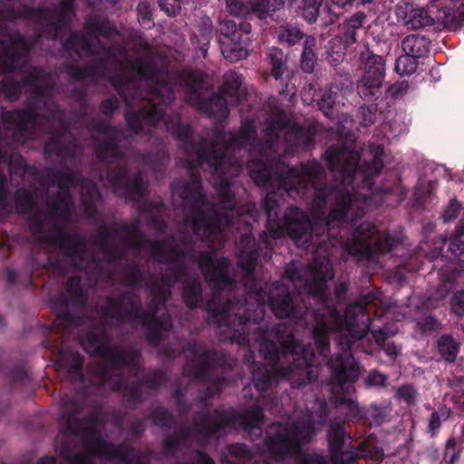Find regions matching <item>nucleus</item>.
Returning <instances> with one entry per match:
<instances>
[{
    "label": "nucleus",
    "instance_id": "obj_1",
    "mask_svg": "<svg viewBox=\"0 0 464 464\" xmlns=\"http://www.w3.org/2000/svg\"><path fill=\"white\" fill-rule=\"evenodd\" d=\"M372 162L360 164L361 155L354 146L332 145L324 152L332 171H338L340 185L330 187L325 182V170L317 162L300 163L291 167L280 161L255 158L247 162L249 176L254 183L271 190L262 202V209L272 227L274 238L287 235L296 246H305L312 240L313 222L306 212L298 207L287 208L279 218V205L274 190L285 193L296 200L304 199L313 190V206L322 214L324 229L328 233L346 220L353 201L366 202L377 192V148L370 145Z\"/></svg>",
    "mask_w": 464,
    "mask_h": 464
},
{
    "label": "nucleus",
    "instance_id": "obj_2",
    "mask_svg": "<svg viewBox=\"0 0 464 464\" xmlns=\"http://www.w3.org/2000/svg\"><path fill=\"white\" fill-rule=\"evenodd\" d=\"M166 130L187 156L184 164L189 179L178 181L172 189L187 207L184 220L195 236L208 242L231 231L237 222L245 221V216L258 220L256 204H237L230 180L241 169L237 150L246 148L256 138L252 121H243L238 132L227 139L224 131L217 130L211 140L200 137L195 141L191 125L183 122L180 114L166 121Z\"/></svg>",
    "mask_w": 464,
    "mask_h": 464
},
{
    "label": "nucleus",
    "instance_id": "obj_3",
    "mask_svg": "<svg viewBox=\"0 0 464 464\" xmlns=\"http://www.w3.org/2000/svg\"><path fill=\"white\" fill-rule=\"evenodd\" d=\"M266 228L259 234L258 243L252 233L242 234L239 239L238 264L246 273L248 293L256 295V304L253 308L246 306V301L242 297L230 296L225 304L218 297L225 291L232 292L237 285V281L229 274L230 261L227 257L217 256L213 251H202L197 260L201 275L214 294L205 307L208 323L218 325L224 339L238 345L249 343L250 324H259L265 318V305L259 303L263 283L256 277L255 270L261 254L266 260L272 256L271 238H275L267 218Z\"/></svg>",
    "mask_w": 464,
    "mask_h": 464
},
{
    "label": "nucleus",
    "instance_id": "obj_4",
    "mask_svg": "<svg viewBox=\"0 0 464 464\" xmlns=\"http://www.w3.org/2000/svg\"><path fill=\"white\" fill-rule=\"evenodd\" d=\"M310 278L305 286L308 295L321 307L307 305L297 293L288 286L276 284L269 292L268 304L273 314L279 318H291L308 326L313 319V339L317 353L326 358L330 352L331 331H346L353 340L362 339L370 331L371 316L367 304L355 302L346 306L343 314L332 304L327 282L334 276L329 259L315 257L309 266Z\"/></svg>",
    "mask_w": 464,
    "mask_h": 464
},
{
    "label": "nucleus",
    "instance_id": "obj_5",
    "mask_svg": "<svg viewBox=\"0 0 464 464\" xmlns=\"http://www.w3.org/2000/svg\"><path fill=\"white\" fill-rule=\"evenodd\" d=\"M88 129L97 133L92 137V151L96 159L105 164L106 178L114 194L139 202L146 194L147 182L140 170L130 178L125 162L127 153L120 145L123 138L121 130L105 120H92Z\"/></svg>",
    "mask_w": 464,
    "mask_h": 464
},
{
    "label": "nucleus",
    "instance_id": "obj_6",
    "mask_svg": "<svg viewBox=\"0 0 464 464\" xmlns=\"http://www.w3.org/2000/svg\"><path fill=\"white\" fill-rule=\"evenodd\" d=\"M275 338L276 341L264 339L259 343L260 354L272 364L255 362V355L251 351L245 355V361L251 370V382L258 392L267 391L274 379H290L295 368L308 365L310 362L305 355L300 356L304 350L295 337L291 326L276 325Z\"/></svg>",
    "mask_w": 464,
    "mask_h": 464
},
{
    "label": "nucleus",
    "instance_id": "obj_7",
    "mask_svg": "<svg viewBox=\"0 0 464 464\" xmlns=\"http://www.w3.org/2000/svg\"><path fill=\"white\" fill-rule=\"evenodd\" d=\"M167 301L150 298L148 310L142 307L140 297L132 290H123L116 296H107L101 307L103 324L114 320L121 324L140 325L150 346L157 347L172 329L173 323L166 309Z\"/></svg>",
    "mask_w": 464,
    "mask_h": 464
},
{
    "label": "nucleus",
    "instance_id": "obj_8",
    "mask_svg": "<svg viewBox=\"0 0 464 464\" xmlns=\"http://www.w3.org/2000/svg\"><path fill=\"white\" fill-rule=\"evenodd\" d=\"M131 72L149 83L147 98L138 110L128 109L125 121L128 128L135 134L145 131L146 128H155L160 121H164L177 113L167 114V107L175 100L173 85L156 65L140 58L127 59Z\"/></svg>",
    "mask_w": 464,
    "mask_h": 464
},
{
    "label": "nucleus",
    "instance_id": "obj_9",
    "mask_svg": "<svg viewBox=\"0 0 464 464\" xmlns=\"http://www.w3.org/2000/svg\"><path fill=\"white\" fill-rule=\"evenodd\" d=\"M21 0H0V72L9 73L21 71L28 62L30 44L15 29L18 18L35 13L33 6L15 5Z\"/></svg>",
    "mask_w": 464,
    "mask_h": 464
},
{
    "label": "nucleus",
    "instance_id": "obj_10",
    "mask_svg": "<svg viewBox=\"0 0 464 464\" xmlns=\"http://www.w3.org/2000/svg\"><path fill=\"white\" fill-rule=\"evenodd\" d=\"M122 235H124L122 243L128 249L140 253L146 247H150L154 256H164L165 254V241H157L146 237L140 230L139 218H134L130 222H123L119 226L113 225L111 227L102 222L99 226L93 239L108 264L113 265L126 259L125 251L111 242L112 238Z\"/></svg>",
    "mask_w": 464,
    "mask_h": 464
},
{
    "label": "nucleus",
    "instance_id": "obj_11",
    "mask_svg": "<svg viewBox=\"0 0 464 464\" xmlns=\"http://www.w3.org/2000/svg\"><path fill=\"white\" fill-rule=\"evenodd\" d=\"M185 350L194 357L193 378L208 383L198 397L200 402L207 404L211 398L221 392L227 381L224 375H215L214 370L227 371L232 367L233 360L223 351L209 349L203 343L197 341L187 343Z\"/></svg>",
    "mask_w": 464,
    "mask_h": 464
},
{
    "label": "nucleus",
    "instance_id": "obj_12",
    "mask_svg": "<svg viewBox=\"0 0 464 464\" xmlns=\"http://www.w3.org/2000/svg\"><path fill=\"white\" fill-rule=\"evenodd\" d=\"M388 118V115L379 112V121H382L379 126V141L386 140L390 143L401 134V126L397 121ZM401 161L399 156L387 154L384 143L379 142V177L387 171L392 179L391 186H379V208L382 206L396 208L405 198L407 191L401 186L398 173Z\"/></svg>",
    "mask_w": 464,
    "mask_h": 464
},
{
    "label": "nucleus",
    "instance_id": "obj_13",
    "mask_svg": "<svg viewBox=\"0 0 464 464\" xmlns=\"http://www.w3.org/2000/svg\"><path fill=\"white\" fill-rule=\"evenodd\" d=\"M81 343L87 353L103 359L111 370L129 368L135 374L140 370V351L134 348L123 350L113 344L104 327L88 331L82 336Z\"/></svg>",
    "mask_w": 464,
    "mask_h": 464
},
{
    "label": "nucleus",
    "instance_id": "obj_14",
    "mask_svg": "<svg viewBox=\"0 0 464 464\" xmlns=\"http://www.w3.org/2000/svg\"><path fill=\"white\" fill-rule=\"evenodd\" d=\"M328 366L332 371V379L343 392L337 397L340 405L346 406L348 409L347 416L350 420L361 419V411L358 404L348 395L354 391L353 383L360 375L359 366L351 353V342L339 343V352L334 353V357L328 362Z\"/></svg>",
    "mask_w": 464,
    "mask_h": 464
},
{
    "label": "nucleus",
    "instance_id": "obj_15",
    "mask_svg": "<svg viewBox=\"0 0 464 464\" xmlns=\"http://www.w3.org/2000/svg\"><path fill=\"white\" fill-rule=\"evenodd\" d=\"M266 445L269 454L276 460H284L298 452L302 444L308 443L314 434V423L306 420L296 422H274L266 432Z\"/></svg>",
    "mask_w": 464,
    "mask_h": 464
},
{
    "label": "nucleus",
    "instance_id": "obj_16",
    "mask_svg": "<svg viewBox=\"0 0 464 464\" xmlns=\"http://www.w3.org/2000/svg\"><path fill=\"white\" fill-rule=\"evenodd\" d=\"M44 183L49 186H57L59 190L70 191L71 188H81V205L84 217L95 223L100 219L98 203L102 199V194L96 183L81 176L64 166L62 169H48L44 175Z\"/></svg>",
    "mask_w": 464,
    "mask_h": 464
},
{
    "label": "nucleus",
    "instance_id": "obj_17",
    "mask_svg": "<svg viewBox=\"0 0 464 464\" xmlns=\"http://www.w3.org/2000/svg\"><path fill=\"white\" fill-rule=\"evenodd\" d=\"M218 42L223 57L229 63H237L249 55L252 25L246 21L237 24L233 20L219 21L217 28Z\"/></svg>",
    "mask_w": 464,
    "mask_h": 464
},
{
    "label": "nucleus",
    "instance_id": "obj_18",
    "mask_svg": "<svg viewBox=\"0 0 464 464\" xmlns=\"http://www.w3.org/2000/svg\"><path fill=\"white\" fill-rule=\"evenodd\" d=\"M67 295L59 298L62 310L57 313L53 321V326L69 330L76 328L82 324V316L80 312L70 311L71 305L76 309H83L88 302V294L83 291L81 277L72 276L66 283Z\"/></svg>",
    "mask_w": 464,
    "mask_h": 464
},
{
    "label": "nucleus",
    "instance_id": "obj_19",
    "mask_svg": "<svg viewBox=\"0 0 464 464\" xmlns=\"http://www.w3.org/2000/svg\"><path fill=\"white\" fill-rule=\"evenodd\" d=\"M362 63L363 64V73L357 82V92L365 102L362 106L363 114L366 111L370 114L369 121L373 123L376 120L377 112V55L369 50L362 53Z\"/></svg>",
    "mask_w": 464,
    "mask_h": 464
},
{
    "label": "nucleus",
    "instance_id": "obj_20",
    "mask_svg": "<svg viewBox=\"0 0 464 464\" xmlns=\"http://www.w3.org/2000/svg\"><path fill=\"white\" fill-rule=\"evenodd\" d=\"M99 376L98 390L109 386L114 392H122L127 406L137 405L144 398V389L140 379L124 382L121 373H113L106 365H101L97 369Z\"/></svg>",
    "mask_w": 464,
    "mask_h": 464
},
{
    "label": "nucleus",
    "instance_id": "obj_21",
    "mask_svg": "<svg viewBox=\"0 0 464 464\" xmlns=\"http://www.w3.org/2000/svg\"><path fill=\"white\" fill-rule=\"evenodd\" d=\"M379 269L382 268V259L387 256L392 260L395 268L407 266L408 260L412 259L416 254H411L406 243V237L402 230L381 232L379 229Z\"/></svg>",
    "mask_w": 464,
    "mask_h": 464
},
{
    "label": "nucleus",
    "instance_id": "obj_22",
    "mask_svg": "<svg viewBox=\"0 0 464 464\" xmlns=\"http://www.w3.org/2000/svg\"><path fill=\"white\" fill-rule=\"evenodd\" d=\"M215 414L220 433L226 429H234L237 426H242L245 430L250 431L253 429H261L265 422L264 410L258 403L242 412L235 409L215 410Z\"/></svg>",
    "mask_w": 464,
    "mask_h": 464
},
{
    "label": "nucleus",
    "instance_id": "obj_23",
    "mask_svg": "<svg viewBox=\"0 0 464 464\" xmlns=\"http://www.w3.org/2000/svg\"><path fill=\"white\" fill-rule=\"evenodd\" d=\"M47 241L56 247L63 256L74 263L76 266L83 265L86 240L81 234L69 233L54 224L52 232L47 236Z\"/></svg>",
    "mask_w": 464,
    "mask_h": 464
},
{
    "label": "nucleus",
    "instance_id": "obj_24",
    "mask_svg": "<svg viewBox=\"0 0 464 464\" xmlns=\"http://www.w3.org/2000/svg\"><path fill=\"white\" fill-rule=\"evenodd\" d=\"M227 12L235 16H256L264 20L279 19L277 11L284 8L285 0H225Z\"/></svg>",
    "mask_w": 464,
    "mask_h": 464
},
{
    "label": "nucleus",
    "instance_id": "obj_25",
    "mask_svg": "<svg viewBox=\"0 0 464 464\" xmlns=\"http://www.w3.org/2000/svg\"><path fill=\"white\" fill-rule=\"evenodd\" d=\"M193 418L192 425H182L173 432L179 439L183 446H187L191 437L197 436L204 440L219 439V425L218 424L216 414H211L208 408L202 409Z\"/></svg>",
    "mask_w": 464,
    "mask_h": 464
},
{
    "label": "nucleus",
    "instance_id": "obj_26",
    "mask_svg": "<svg viewBox=\"0 0 464 464\" xmlns=\"http://www.w3.org/2000/svg\"><path fill=\"white\" fill-rule=\"evenodd\" d=\"M229 459H222L223 464H252L253 453L244 443H234L227 447ZM175 464H215L212 458L200 450H193L188 459L176 461ZM253 464H270L267 460H256Z\"/></svg>",
    "mask_w": 464,
    "mask_h": 464
},
{
    "label": "nucleus",
    "instance_id": "obj_27",
    "mask_svg": "<svg viewBox=\"0 0 464 464\" xmlns=\"http://www.w3.org/2000/svg\"><path fill=\"white\" fill-rule=\"evenodd\" d=\"M188 102L205 113L208 118L225 120L229 114L227 101L221 93L212 92L209 96L202 95L199 91L192 86L187 92Z\"/></svg>",
    "mask_w": 464,
    "mask_h": 464
},
{
    "label": "nucleus",
    "instance_id": "obj_28",
    "mask_svg": "<svg viewBox=\"0 0 464 464\" xmlns=\"http://www.w3.org/2000/svg\"><path fill=\"white\" fill-rule=\"evenodd\" d=\"M377 227L369 223L359 225L353 235V241L348 246V253L359 259L370 258L377 247Z\"/></svg>",
    "mask_w": 464,
    "mask_h": 464
},
{
    "label": "nucleus",
    "instance_id": "obj_29",
    "mask_svg": "<svg viewBox=\"0 0 464 464\" xmlns=\"http://www.w3.org/2000/svg\"><path fill=\"white\" fill-rule=\"evenodd\" d=\"M111 83L119 95L127 104L128 107L126 111L128 109L134 110L130 104L131 102H142V104H144V100L147 98L148 93L144 92V90L133 77L120 75L115 77Z\"/></svg>",
    "mask_w": 464,
    "mask_h": 464
},
{
    "label": "nucleus",
    "instance_id": "obj_30",
    "mask_svg": "<svg viewBox=\"0 0 464 464\" xmlns=\"http://www.w3.org/2000/svg\"><path fill=\"white\" fill-rule=\"evenodd\" d=\"M0 167L7 168L11 183L17 185L23 181L28 169V166L22 155L17 152H9L3 149L0 150Z\"/></svg>",
    "mask_w": 464,
    "mask_h": 464
},
{
    "label": "nucleus",
    "instance_id": "obj_31",
    "mask_svg": "<svg viewBox=\"0 0 464 464\" xmlns=\"http://www.w3.org/2000/svg\"><path fill=\"white\" fill-rule=\"evenodd\" d=\"M285 139L288 148L296 152L310 150L314 145L313 133L299 124L290 126L285 134Z\"/></svg>",
    "mask_w": 464,
    "mask_h": 464
},
{
    "label": "nucleus",
    "instance_id": "obj_32",
    "mask_svg": "<svg viewBox=\"0 0 464 464\" xmlns=\"http://www.w3.org/2000/svg\"><path fill=\"white\" fill-rule=\"evenodd\" d=\"M105 70V62L102 58L96 59L83 67L73 63L65 65V72L71 82H82L87 78H101L104 76Z\"/></svg>",
    "mask_w": 464,
    "mask_h": 464
},
{
    "label": "nucleus",
    "instance_id": "obj_33",
    "mask_svg": "<svg viewBox=\"0 0 464 464\" xmlns=\"http://www.w3.org/2000/svg\"><path fill=\"white\" fill-rule=\"evenodd\" d=\"M346 437H348V434L343 424L338 422L331 423L327 431L328 450L331 461L341 460L347 452H353V450H344Z\"/></svg>",
    "mask_w": 464,
    "mask_h": 464
},
{
    "label": "nucleus",
    "instance_id": "obj_34",
    "mask_svg": "<svg viewBox=\"0 0 464 464\" xmlns=\"http://www.w3.org/2000/svg\"><path fill=\"white\" fill-rule=\"evenodd\" d=\"M45 206L53 216H56L64 222H69L73 207L71 191L58 190L54 197L47 199Z\"/></svg>",
    "mask_w": 464,
    "mask_h": 464
},
{
    "label": "nucleus",
    "instance_id": "obj_35",
    "mask_svg": "<svg viewBox=\"0 0 464 464\" xmlns=\"http://www.w3.org/2000/svg\"><path fill=\"white\" fill-rule=\"evenodd\" d=\"M181 299L189 310L197 309L203 303V285L198 276L182 280Z\"/></svg>",
    "mask_w": 464,
    "mask_h": 464
},
{
    "label": "nucleus",
    "instance_id": "obj_36",
    "mask_svg": "<svg viewBox=\"0 0 464 464\" xmlns=\"http://www.w3.org/2000/svg\"><path fill=\"white\" fill-rule=\"evenodd\" d=\"M223 83L219 93L230 99L232 105H237L246 98V92L242 89V75L235 71H228L224 74Z\"/></svg>",
    "mask_w": 464,
    "mask_h": 464
},
{
    "label": "nucleus",
    "instance_id": "obj_37",
    "mask_svg": "<svg viewBox=\"0 0 464 464\" xmlns=\"http://www.w3.org/2000/svg\"><path fill=\"white\" fill-rule=\"evenodd\" d=\"M198 33L191 36V43L201 53L202 57L207 56L210 42L214 35V27L209 17H202L197 26Z\"/></svg>",
    "mask_w": 464,
    "mask_h": 464
},
{
    "label": "nucleus",
    "instance_id": "obj_38",
    "mask_svg": "<svg viewBox=\"0 0 464 464\" xmlns=\"http://www.w3.org/2000/svg\"><path fill=\"white\" fill-rule=\"evenodd\" d=\"M121 277L122 284L128 287L127 290L133 292L142 283H147L142 266L135 260L125 261L121 266Z\"/></svg>",
    "mask_w": 464,
    "mask_h": 464
},
{
    "label": "nucleus",
    "instance_id": "obj_39",
    "mask_svg": "<svg viewBox=\"0 0 464 464\" xmlns=\"http://www.w3.org/2000/svg\"><path fill=\"white\" fill-rule=\"evenodd\" d=\"M352 84V81L349 77H345L343 82L340 84L337 83L336 80L332 83L329 90H325L317 101L319 110L327 117L333 118L334 115V107L337 99V92L333 89L343 90L349 88Z\"/></svg>",
    "mask_w": 464,
    "mask_h": 464
},
{
    "label": "nucleus",
    "instance_id": "obj_40",
    "mask_svg": "<svg viewBox=\"0 0 464 464\" xmlns=\"http://www.w3.org/2000/svg\"><path fill=\"white\" fill-rule=\"evenodd\" d=\"M278 43L292 47L299 43L305 42L308 36L296 23L286 22L276 29Z\"/></svg>",
    "mask_w": 464,
    "mask_h": 464
},
{
    "label": "nucleus",
    "instance_id": "obj_41",
    "mask_svg": "<svg viewBox=\"0 0 464 464\" xmlns=\"http://www.w3.org/2000/svg\"><path fill=\"white\" fill-rule=\"evenodd\" d=\"M365 14L357 12L346 19L340 27V38L344 45H352L357 42V31L362 29Z\"/></svg>",
    "mask_w": 464,
    "mask_h": 464
},
{
    "label": "nucleus",
    "instance_id": "obj_42",
    "mask_svg": "<svg viewBox=\"0 0 464 464\" xmlns=\"http://www.w3.org/2000/svg\"><path fill=\"white\" fill-rule=\"evenodd\" d=\"M131 154L140 165L150 166L154 173L162 172L164 162L169 159V155L163 147L159 149L155 154L140 150H133Z\"/></svg>",
    "mask_w": 464,
    "mask_h": 464
},
{
    "label": "nucleus",
    "instance_id": "obj_43",
    "mask_svg": "<svg viewBox=\"0 0 464 464\" xmlns=\"http://www.w3.org/2000/svg\"><path fill=\"white\" fill-rule=\"evenodd\" d=\"M0 372L5 376L10 391L19 387H25L31 381L25 368L21 364L14 365L11 368L7 365H1Z\"/></svg>",
    "mask_w": 464,
    "mask_h": 464
},
{
    "label": "nucleus",
    "instance_id": "obj_44",
    "mask_svg": "<svg viewBox=\"0 0 464 464\" xmlns=\"http://www.w3.org/2000/svg\"><path fill=\"white\" fill-rule=\"evenodd\" d=\"M316 39L314 35L308 34L305 42H303V50L300 59V67L305 73H312L314 71L318 57L315 53Z\"/></svg>",
    "mask_w": 464,
    "mask_h": 464
},
{
    "label": "nucleus",
    "instance_id": "obj_45",
    "mask_svg": "<svg viewBox=\"0 0 464 464\" xmlns=\"http://www.w3.org/2000/svg\"><path fill=\"white\" fill-rule=\"evenodd\" d=\"M266 61L270 65L271 75L276 80H282L287 71L286 59L284 52L277 47L269 48L266 52Z\"/></svg>",
    "mask_w": 464,
    "mask_h": 464
},
{
    "label": "nucleus",
    "instance_id": "obj_46",
    "mask_svg": "<svg viewBox=\"0 0 464 464\" xmlns=\"http://www.w3.org/2000/svg\"><path fill=\"white\" fill-rule=\"evenodd\" d=\"M438 352L447 362H454L459 352V343L450 334H442L437 340Z\"/></svg>",
    "mask_w": 464,
    "mask_h": 464
},
{
    "label": "nucleus",
    "instance_id": "obj_47",
    "mask_svg": "<svg viewBox=\"0 0 464 464\" xmlns=\"http://www.w3.org/2000/svg\"><path fill=\"white\" fill-rule=\"evenodd\" d=\"M15 209L19 214L31 215L36 208V201L34 195L24 188H19L14 195Z\"/></svg>",
    "mask_w": 464,
    "mask_h": 464
},
{
    "label": "nucleus",
    "instance_id": "obj_48",
    "mask_svg": "<svg viewBox=\"0 0 464 464\" xmlns=\"http://www.w3.org/2000/svg\"><path fill=\"white\" fill-rule=\"evenodd\" d=\"M397 332L398 328L396 325H392L389 329L387 327H379V352L383 351L392 362L395 361L401 349L394 343H385V340L396 334Z\"/></svg>",
    "mask_w": 464,
    "mask_h": 464
},
{
    "label": "nucleus",
    "instance_id": "obj_49",
    "mask_svg": "<svg viewBox=\"0 0 464 464\" xmlns=\"http://www.w3.org/2000/svg\"><path fill=\"white\" fill-rule=\"evenodd\" d=\"M435 189V182L420 181L414 191V206L417 208H426L433 199Z\"/></svg>",
    "mask_w": 464,
    "mask_h": 464
},
{
    "label": "nucleus",
    "instance_id": "obj_50",
    "mask_svg": "<svg viewBox=\"0 0 464 464\" xmlns=\"http://www.w3.org/2000/svg\"><path fill=\"white\" fill-rule=\"evenodd\" d=\"M401 47L405 53L413 55L417 59L429 52L425 38L414 34L406 36L402 41Z\"/></svg>",
    "mask_w": 464,
    "mask_h": 464
},
{
    "label": "nucleus",
    "instance_id": "obj_51",
    "mask_svg": "<svg viewBox=\"0 0 464 464\" xmlns=\"http://www.w3.org/2000/svg\"><path fill=\"white\" fill-rule=\"evenodd\" d=\"M174 282L166 276H160L158 279L152 281L149 285V291L151 298L168 301L171 295V289Z\"/></svg>",
    "mask_w": 464,
    "mask_h": 464
},
{
    "label": "nucleus",
    "instance_id": "obj_52",
    "mask_svg": "<svg viewBox=\"0 0 464 464\" xmlns=\"http://www.w3.org/2000/svg\"><path fill=\"white\" fill-rule=\"evenodd\" d=\"M159 241L158 239H156ZM174 241L175 238L170 237L167 239H161L160 241H165V254L164 256H154L150 250V254L154 258H157L159 262H166V263H178V262H185L186 252L183 248L179 246L177 244H173L169 246V241Z\"/></svg>",
    "mask_w": 464,
    "mask_h": 464
},
{
    "label": "nucleus",
    "instance_id": "obj_53",
    "mask_svg": "<svg viewBox=\"0 0 464 464\" xmlns=\"http://www.w3.org/2000/svg\"><path fill=\"white\" fill-rule=\"evenodd\" d=\"M85 30L94 38L102 36L106 39H110L112 34L117 32V30L112 27L108 21L99 20L96 18H92L86 22Z\"/></svg>",
    "mask_w": 464,
    "mask_h": 464
},
{
    "label": "nucleus",
    "instance_id": "obj_54",
    "mask_svg": "<svg viewBox=\"0 0 464 464\" xmlns=\"http://www.w3.org/2000/svg\"><path fill=\"white\" fill-rule=\"evenodd\" d=\"M139 379L142 382L145 393L147 392H156L168 381V376L163 371L156 369Z\"/></svg>",
    "mask_w": 464,
    "mask_h": 464
},
{
    "label": "nucleus",
    "instance_id": "obj_55",
    "mask_svg": "<svg viewBox=\"0 0 464 464\" xmlns=\"http://www.w3.org/2000/svg\"><path fill=\"white\" fill-rule=\"evenodd\" d=\"M146 419L151 420L154 426L162 429L169 428L174 421V417L169 409L160 405L153 407L148 413Z\"/></svg>",
    "mask_w": 464,
    "mask_h": 464
},
{
    "label": "nucleus",
    "instance_id": "obj_56",
    "mask_svg": "<svg viewBox=\"0 0 464 464\" xmlns=\"http://www.w3.org/2000/svg\"><path fill=\"white\" fill-rule=\"evenodd\" d=\"M446 242V239H439L438 241H434L432 244L420 242L417 254L419 256H423L428 261L433 262L442 256L443 247Z\"/></svg>",
    "mask_w": 464,
    "mask_h": 464
},
{
    "label": "nucleus",
    "instance_id": "obj_57",
    "mask_svg": "<svg viewBox=\"0 0 464 464\" xmlns=\"http://www.w3.org/2000/svg\"><path fill=\"white\" fill-rule=\"evenodd\" d=\"M394 399L404 401L408 406L415 405L418 398L417 389L411 383L402 384L400 387H392Z\"/></svg>",
    "mask_w": 464,
    "mask_h": 464
},
{
    "label": "nucleus",
    "instance_id": "obj_58",
    "mask_svg": "<svg viewBox=\"0 0 464 464\" xmlns=\"http://www.w3.org/2000/svg\"><path fill=\"white\" fill-rule=\"evenodd\" d=\"M417 67V58L407 53L398 57L394 64V70L400 75H411L415 72Z\"/></svg>",
    "mask_w": 464,
    "mask_h": 464
},
{
    "label": "nucleus",
    "instance_id": "obj_59",
    "mask_svg": "<svg viewBox=\"0 0 464 464\" xmlns=\"http://www.w3.org/2000/svg\"><path fill=\"white\" fill-rule=\"evenodd\" d=\"M321 0H304L301 5L302 16L308 24H314L320 13Z\"/></svg>",
    "mask_w": 464,
    "mask_h": 464
},
{
    "label": "nucleus",
    "instance_id": "obj_60",
    "mask_svg": "<svg viewBox=\"0 0 464 464\" xmlns=\"http://www.w3.org/2000/svg\"><path fill=\"white\" fill-rule=\"evenodd\" d=\"M184 447L176 434H170L162 440L161 452L165 457H175L179 449Z\"/></svg>",
    "mask_w": 464,
    "mask_h": 464
},
{
    "label": "nucleus",
    "instance_id": "obj_61",
    "mask_svg": "<svg viewBox=\"0 0 464 464\" xmlns=\"http://www.w3.org/2000/svg\"><path fill=\"white\" fill-rule=\"evenodd\" d=\"M80 47L87 56H95L100 53L109 52V48L106 45H104L100 40H98L97 44H95L91 39L87 38L84 34L83 39L81 40Z\"/></svg>",
    "mask_w": 464,
    "mask_h": 464
},
{
    "label": "nucleus",
    "instance_id": "obj_62",
    "mask_svg": "<svg viewBox=\"0 0 464 464\" xmlns=\"http://www.w3.org/2000/svg\"><path fill=\"white\" fill-rule=\"evenodd\" d=\"M83 39V34L78 31H72L68 37L62 42L63 49L67 53H73L80 57V52L77 46H80L81 40Z\"/></svg>",
    "mask_w": 464,
    "mask_h": 464
},
{
    "label": "nucleus",
    "instance_id": "obj_63",
    "mask_svg": "<svg viewBox=\"0 0 464 464\" xmlns=\"http://www.w3.org/2000/svg\"><path fill=\"white\" fill-rule=\"evenodd\" d=\"M83 39V34L78 31H72L68 37L62 42L63 49L67 53H73L80 57V52L77 46H80L81 40Z\"/></svg>",
    "mask_w": 464,
    "mask_h": 464
},
{
    "label": "nucleus",
    "instance_id": "obj_64",
    "mask_svg": "<svg viewBox=\"0 0 464 464\" xmlns=\"http://www.w3.org/2000/svg\"><path fill=\"white\" fill-rule=\"evenodd\" d=\"M297 464H331L326 455L318 452H303L299 455Z\"/></svg>",
    "mask_w": 464,
    "mask_h": 464
}]
</instances>
